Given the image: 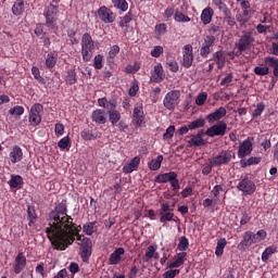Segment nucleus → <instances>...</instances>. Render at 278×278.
<instances>
[{
	"instance_id": "58836bf2",
	"label": "nucleus",
	"mask_w": 278,
	"mask_h": 278,
	"mask_svg": "<svg viewBox=\"0 0 278 278\" xmlns=\"http://www.w3.org/2000/svg\"><path fill=\"white\" fill-rule=\"evenodd\" d=\"M174 18L176 23H190V17L180 11H176Z\"/></svg>"
},
{
	"instance_id": "49530a36",
	"label": "nucleus",
	"mask_w": 278,
	"mask_h": 278,
	"mask_svg": "<svg viewBox=\"0 0 278 278\" xmlns=\"http://www.w3.org/2000/svg\"><path fill=\"white\" fill-rule=\"evenodd\" d=\"M46 16V25L49 29H58L56 20L53 16L45 15Z\"/></svg>"
},
{
	"instance_id": "37998d69",
	"label": "nucleus",
	"mask_w": 278,
	"mask_h": 278,
	"mask_svg": "<svg viewBox=\"0 0 278 278\" xmlns=\"http://www.w3.org/2000/svg\"><path fill=\"white\" fill-rule=\"evenodd\" d=\"M23 184V177L21 176H12L9 180L10 188H18V186H22Z\"/></svg>"
},
{
	"instance_id": "aec40b11",
	"label": "nucleus",
	"mask_w": 278,
	"mask_h": 278,
	"mask_svg": "<svg viewBox=\"0 0 278 278\" xmlns=\"http://www.w3.org/2000/svg\"><path fill=\"white\" fill-rule=\"evenodd\" d=\"M200 18L203 25H210V23H212V18H214V9H212V7L203 9Z\"/></svg>"
},
{
	"instance_id": "1a4fd4ad",
	"label": "nucleus",
	"mask_w": 278,
	"mask_h": 278,
	"mask_svg": "<svg viewBox=\"0 0 278 278\" xmlns=\"http://www.w3.org/2000/svg\"><path fill=\"white\" fill-rule=\"evenodd\" d=\"M255 42V38L253 37V33L243 31L241 38L239 39L238 49L239 51H247V49H251V46Z\"/></svg>"
},
{
	"instance_id": "338daca9",
	"label": "nucleus",
	"mask_w": 278,
	"mask_h": 278,
	"mask_svg": "<svg viewBox=\"0 0 278 278\" xmlns=\"http://www.w3.org/2000/svg\"><path fill=\"white\" fill-rule=\"evenodd\" d=\"M118 53H121V47H118L117 45L112 46L109 51V58H111L113 60V58L115 55H118Z\"/></svg>"
},
{
	"instance_id": "4c0bfd02",
	"label": "nucleus",
	"mask_w": 278,
	"mask_h": 278,
	"mask_svg": "<svg viewBox=\"0 0 278 278\" xmlns=\"http://www.w3.org/2000/svg\"><path fill=\"white\" fill-rule=\"evenodd\" d=\"M109 121L112 123V125H116L118 121H121V112L116 110H110L109 111Z\"/></svg>"
},
{
	"instance_id": "b1692460",
	"label": "nucleus",
	"mask_w": 278,
	"mask_h": 278,
	"mask_svg": "<svg viewBox=\"0 0 278 278\" xmlns=\"http://www.w3.org/2000/svg\"><path fill=\"white\" fill-rule=\"evenodd\" d=\"M9 157L12 164H16L17 162H21V160H23V150L17 146L13 147V149L9 154Z\"/></svg>"
},
{
	"instance_id": "5fc2aeb1",
	"label": "nucleus",
	"mask_w": 278,
	"mask_h": 278,
	"mask_svg": "<svg viewBox=\"0 0 278 278\" xmlns=\"http://www.w3.org/2000/svg\"><path fill=\"white\" fill-rule=\"evenodd\" d=\"M93 65L94 68H97L98 71H101V68H103V56L101 54L94 56Z\"/></svg>"
},
{
	"instance_id": "8fccbe9b",
	"label": "nucleus",
	"mask_w": 278,
	"mask_h": 278,
	"mask_svg": "<svg viewBox=\"0 0 278 278\" xmlns=\"http://www.w3.org/2000/svg\"><path fill=\"white\" fill-rule=\"evenodd\" d=\"M213 3L216 5V8H218L220 12H223V14L229 12V8H227V4H225L223 0H213Z\"/></svg>"
},
{
	"instance_id": "c9c22d12",
	"label": "nucleus",
	"mask_w": 278,
	"mask_h": 278,
	"mask_svg": "<svg viewBox=\"0 0 278 278\" xmlns=\"http://www.w3.org/2000/svg\"><path fill=\"white\" fill-rule=\"evenodd\" d=\"M94 225H97V223H94V222H89V223L85 224L83 226L84 233H86V236H92V233H94V231H97V227H94Z\"/></svg>"
},
{
	"instance_id": "0eeeda50",
	"label": "nucleus",
	"mask_w": 278,
	"mask_h": 278,
	"mask_svg": "<svg viewBox=\"0 0 278 278\" xmlns=\"http://www.w3.org/2000/svg\"><path fill=\"white\" fill-rule=\"evenodd\" d=\"M227 132V123L219 122L206 129L205 135L208 138H215V136H225Z\"/></svg>"
},
{
	"instance_id": "ea45409f",
	"label": "nucleus",
	"mask_w": 278,
	"mask_h": 278,
	"mask_svg": "<svg viewBox=\"0 0 278 278\" xmlns=\"http://www.w3.org/2000/svg\"><path fill=\"white\" fill-rule=\"evenodd\" d=\"M188 247H190V241L186 237H180L177 245L178 251H188Z\"/></svg>"
},
{
	"instance_id": "c756f323",
	"label": "nucleus",
	"mask_w": 278,
	"mask_h": 278,
	"mask_svg": "<svg viewBox=\"0 0 278 278\" xmlns=\"http://www.w3.org/2000/svg\"><path fill=\"white\" fill-rule=\"evenodd\" d=\"M114 8L116 10H121V12H127L129 10V3H127V0H111Z\"/></svg>"
},
{
	"instance_id": "473e14b6",
	"label": "nucleus",
	"mask_w": 278,
	"mask_h": 278,
	"mask_svg": "<svg viewBox=\"0 0 278 278\" xmlns=\"http://www.w3.org/2000/svg\"><path fill=\"white\" fill-rule=\"evenodd\" d=\"M277 253V247L270 245L265 249V251L262 253V262H268L270 258V255Z\"/></svg>"
},
{
	"instance_id": "9b49d317",
	"label": "nucleus",
	"mask_w": 278,
	"mask_h": 278,
	"mask_svg": "<svg viewBox=\"0 0 278 278\" xmlns=\"http://www.w3.org/2000/svg\"><path fill=\"white\" fill-rule=\"evenodd\" d=\"M231 151H222L219 154L211 159L212 165L216 166H223L224 164H229L231 162Z\"/></svg>"
},
{
	"instance_id": "864d4df0",
	"label": "nucleus",
	"mask_w": 278,
	"mask_h": 278,
	"mask_svg": "<svg viewBox=\"0 0 278 278\" xmlns=\"http://www.w3.org/2000/svg\"><path fill=\"white\" fill-rule=\"evenodd\" d=\"M90 255H92V249H80V257L83 262H88Z\"/></svg>"
},
{
	"instance_id": "4d7b16f0",
	"label": "nucleus",
	"mask_w": 278,
	"mask_h": 278,
	"mask_svg": "<svg viewBox=\"0 0 278 278\" xmlns=\"http://www.w3.org/2000/svg\"><path fill=\"white\" fill-rule=\"evenodd\" d=\"M205 101H207V92L199 93L197 99H195V103L198 105H205Z\"/></svg>"
},
{
	"instance_id": "e2e57ef3",
	"label": "nucleus",
	"mask_w": 278,
	"mask_h": 278,
	"mask_svg": "<svg viewBox=\"0 0 278 278\" xmlns=\"http://www.w3.org/2000/svg\"><path fill=\"white\" fill-rule=\"evenodd\" d=\"M212 168H216V165H213L212 159H210L208 164H206L202 169V175H210L212 173Z\"/></svg>"
},
{
	"instance_id": "a18cd8bd",
	"label": "nucleus",
	"mask_w": 278,
	"mask_h": 278,
	"mask_svg": "<svg viewBox=\"0 0 278 278\" xmlns=\"http://www.w3.org/2000/svg\"><path fill=\"white\" fill-rule=\"evenodd\" d=\"M56 62H58V59L55 58V55H53V53H49L47 55V59H46L47 68H53V66H55Z\"/></svg>"
},
{
	"instance_id": "13d9d810",
	"label": "nucleus",
	"mask_w": 278,
	"mask_h": 278,
	"mask_svg": "<svg viewBox=\"0 0 278 278\" xmlns=\"http://www.w3.org/2000/svg\"><path fill=\"white\" fill-rule=\"evenodd\" d=\"M175 136V126H169L163 135V140H170Z\"/></svg>"
},
{
	"instance_id": "2f4dec72",
	"label": "nucleus",
	"mask_w": 278,
	"mask_h": 278,
	"mask_svg": "<svg viewBox=\"0 0 278 278\" xmlns=\"http://www.w3.org/2000/svg\"><path fill=\"white\" fill-rule=\"evenodd\" d=\"M27 216L29 220V227H34V225H36V218H38V215L36 214V208H34V206H28Z\"/></svg>"
},
{
	"instance_id": "39448f33",
	"label": "nucleus",
	"mask_w": 278,
	"mask_h": 278,
	"mask_svg": "<svg viewBox=\"0 0 278 278\" xmlns=\"http://www.w3.org/2000/svg\"><path fill=\"white\" fill-rule=\"evenodd\" d=\"M181 98V91L172 90L167 92L163 100V105L166 110H175L179 105V99Z\"/></svg>"
},
{
	"instance_id": "a19ab883",
	"label": "nucleus",
	"mask_w": 278,
	"mask_h": 278,
	"mask_svg": "<svg viewBox=\"0 0 278 278\" xmlns=\"http://www.w3.org/2000/svg\"><path fill=\"white\" fill-rule=\"evenodd\" d=\"M130 21H134V13L128 12L126 15L121 17L119 27H127Z\"/></svg>"
},
{
	"instance_id": "3c124183",
	"label": "nucleus",
	"mask_w": 278,
	"mask_h": 278,
	"mask_svg": "<svg viewBox=\"0 0 278 278\" xmlns=\"http://www.w3.org/2000/svg\"><path fill=\"white\" fill-rule=\"evenodd\" d=\"M265 108H266V105L264 104V102H260L256 105V109L253 111L252 116L254 118H257V116H262V113L264 112Z\"/></svg>"
},
{
	"instance_id": "c85d7f7f",
	"label": "nucleus",
	"mask_w": 278,
	"mask_h": 278,
	"mask_svg": "<svg viewBox=\"0 0 278 278\" xmlns=\"http://www.w3.org/2000/svg\"><path fill=\"white\" fill-rule=\"evenodd\" d=\"M155 251H157V245H149L142 257V262H151V260H153V256L155 255Z\"/></svg>"
},
{
	"instance_id": "603ef678",
	"label": "nucleus",
	"mask_w": 278,
	"mask_h": 278,
	"mask_svg": "<svg viewBox=\"0 0 278 278\" xmlns=\"http://www.w3.org/2000/svg\"><path fill=\"white\" fill-rule=\"evenodd\" d=\"M220 203V199L219 198H215V199H210V198H206L204 201H203V207H212V205H218Z\"/></svg>"
},
{
	"instance_id": "09e8293b",
	"label": "nucleus",
	"mask_w": 278,
	"mask_h": 278,
	"mask_svg": "<svg viewBox=\"0 0 278 278\" xmlns=\"http://www.w3.org/2000/svg\"><path fill=\"white\" fill-rule=\"evenodd\" d=\"M9 113L12 115V116H21L23 114H25V109L21 105H16L12 109L9 110Z\"/></svg>"
},
{
	"instance_id": "7c9ffc66",
	"label": "nucleus",
	"mask_w": 278,
	"mask_h": 278,
	"mask_svg": "<svg viewBox=\"0 0 278 278\" xmlns=\"http://www.w3.org/2000/svg\"><path fill=\"white\" fill-rule=\"evenodd\" d=\"M55 14H58V2L52 1L48 8L46 9L43 16H53L55 17Z\"/></svg>"
},
{
	"instance_id": "a878e982",
	"label": "nucleus",
	"mask_w": 278,
	"mask_h": 278,
	"mask_svg": "<svg viewBox=\"0 0 278 278\" xmlns=\"http://www.w3.org/2000/svg\"><path fill=\"white\" fill-rule=\"evenodd\" d=\"M187 140L188 147H205L206 142L203 140V138L198 137L197 135H191Z\"/></svg>"
},
{
	"instance_id": "e433bc0d",
	"label": "nucleus",
	"mask_w": 278,
	"mask_h": 278,
	"mask_svg": "<svg viewBox=\"0 0 278 278\" xmlns=\"http://www.w3.org/2000/svg\"><path fill=\"white\" fill-rule=\"evenodd\" d=\"M225 247H227V240L226 239H220L217 242L216 249H215V255H217V257H220V255H223L224 251H225Z\"/></svg>"
},
{
	"instance_id": "f3484780",
	"label": "nucleus",
	"mask_w": 278,
	"mask_h": 278,
	"mask_svg": "<svg viewBox=\"0 0 278 278\" xmlns=\"http://www.w3.org/2000/svg\"><path fill=\"white\" fill-rule=\"evenodd\" d=\"M27 266V258L23 253H18L15 257V265H14V274L18 275L25 270V267Z\"/></svg>"
},
{
	"instance_id": "423d86ee",
	"label": "nucleus",
	"mask_w": 278,
	"mask_h": 278,
	"mask_svg": "<svg viewBox=\"0 0 278 278\" xmlns=\"http://www.w3.org/2000/svg\"><path fill=\"white\" fill-rule=\"evenodd\" d=\"M175 203L166 202L161 205L160 223H169L175 217Z\"/></svg>"
},
{
	"instance_id": "7ed1b4c3",
	"label": "nucleus",
	"mask_w": 278,
	"mask_h": 278,
	"mask_svg": "<svg viewBox=\"0 0 278 278\" xmlns=\"http://www.w3.org/2000/svg\"><path fill=\"white\" fill-rule=\"evenodd\" d=\"M94 54V40L90 34L85 33L81 37V55L84 62H90Z\"/></svg>"
},
{
	"instance_id": "6e6d98bb",
	"label": "nucleus",
	"mask_w": 278,
	"mask_h": 278,
	"mask_svg": "<svg viewBox=\"0 0 278 278\" xmlns=\"http://www.w3.org/2000/svg\"><path fill=\"white\" fill-rule=\"evenodd\" d=\"M233 81V74H227L220 81V86H225L226 88H229V85Z\"/></svg>"
},
{
	"instance_id": "20e7f679",
	"label": "nucleus",
	"mask_w": 278,
	"mask_h": 278,
	"mask_svg": "<svg viewBox=\"0 0 278 278\" xmlns=\"http://www.w3.org/2000/svg\"><path fill=\"white\" fill-rule=\"evenodd\" d=\"M154 181L156 184H168L169 181L173 190H179V179H177V173L175 172L157 175Z\"/></svg>"
},
{
	"instance_id": "f257e3e1",
	"label": "nucleus",
	"mask_w": 278,
	"mask_h": 278,
	"mask_svg": "<svg viewBox=\"0 0 278 278\" xmlns=\"http://www.w3.org/2000/svg\"><path fill=\"white\" fill-rule=\"evenodd\" d=\"M66 203H59L49 214V227L46 228V233L56 251H66L77 238L80 242V249H92V240L81 238L77 226L73 223V218L68 216Z\"/></svg>"
},
{
	"instance_id": "a211bd4d",
	"label": "nucleus",
	"mask_w": 278,
	"mask_h": 278,
	"mask_svg": "<svg viewBox=\"0 0 278 278\" xmlns=\"http://www.w3.org/2000/svg\"><path fill=\"white\" fill-rule=\"evenodd\" d=\"M188 253L181 252L174 256L173 262L167 263V268H179V266H184V263L186 262Z\"/></svg>"
},
{
	"instance_id": "774afa93",
	"label": "nucleus",
	"mask_w": 278,
	"mask_h": 278,
	"mask_svg": "<svg viewBox=\"0 0 278 278\" xmlns=\"http://www.w3.org/2000/svg\"><path fill=\"white\" fill-rule=\"evenodd\" d=\"M179 275V269H169L164 273V278H175Z\"/></svg>"
},
{
	"instance_id": "dca6fc26",
	"label": "nucleus",
	"mask_w": 278,
	"mask_h": 278,
	"mask_svg": "<svg viewBox=\"0 0 278 278\" xmlns=\"http://www.w3.org/2000/svg\"><path fill=\"white\" fill-rule=\"evenodd\" d=\"M164 77H166V75L164 74V67L162 66V64L155 65L153 74L150 78L151 81H153L154 84H162V81H164Z\"/></svg>"
},
{
	"instance_id": "de8ad7c7",
	"label": "nucleus",
	"mask_w": 278,
	"mask_h": 278,
	"mask_svg": "<svg viewBox=\"0 0 278 278\" xmlns=\"http://www.w3.org/2000/svg\"><path fill=\"white\" fill-rule=\"evenodd\" d=\"M220 29H223L220 23L211 24L208 34H211V36H216V34H220Z\"/></svg>"
},
{
	"instance_id": "052dcab7",
	"label": "nucleus",
	"mask_w": 278,
	"mask_h": 278,
	"mask_svg": "<svg viewBox=\"0 0 278 278\" xmlns=\"http://www.w3.org/2000/svg\"><path fill=\"white\" fill-rule=\"evenodd\" d=\"M166 66L172 73H177V71H179V65L177 64V61H167Z\"/></svg>"
},
{
	"instance_id": "cd10ccee",
	"label": "nucleus",
	"mask_w": 278,
	"mask_h": 278,
	"mask_svg": "<svg viewBox=\"0 0 278 278\" xmlns=\"http://www.w3.org/2000/svg\"><path fill=\"white\" fill-rule=\"evenodd\" d=\"M163 161H164V156L157 155L156 159L148 163L150 170H160V168L162 167Z\"/></svg>"
},
{
	"instance_id": "f03ea898",
	"label": "nucleus",
	"mask_w": 278,
	"mask_h": 278,
	"mask_svg": "<svg viewBox=\"0 0 278 278\" xmlns=\"http://www.w3.org/2000/svg\"><path fill=\"white\" fill-rule=\"evenodd\" d=\"M262 240H266V230H258L256 233L245 231L243 233V239L238 247L240 249H249V247L252 244H257L262 242Z\"/></svg>"
},
{
	"instance_id": "72a5a7b5",
	"label": "nucleus",
	"mask_w": 278,
	"mask_h": 278,
	"mask_svg": "<svg viewBox=\"0 0 278 278\" xmlns=\"http://www.w3.org/2000/svg\"><path fill=\"white\" fill-rule=\"evenodd\" d=\"M80 138H83V140H97L98 138V135L97 132L90 130V129H84L81 132H80Z\"/></svg>"
},
{
	"instance_id": "2eb2a0df",
	"label": "nucleus",
	"mask_w": 278,
	"mask_h": 278,
	"mask_svg": "<svg viewBox=\"0 0 278 278\" xmlns=\"http://www.w3.org/2000/svg\"><path fill=\"white\" fill-rule=\"evenodd\" d=\"M132 118L136 127H142V124L144 123V109L142 105L134 108Z\"/></svg>"
},
{
	"instance_id": "ddd939ff",
	"label": "nucleus",
	"mask_w": 278,
	"mask_h": 278,
	"mask_svg": "<svg viewBox=\"0 0 278 278\" xmlns=\"http://www.w3.org/2000/svg\"><path fill=\"white\" fill-rule=\"evenodd\" d=\"M243 194H253L255 192V182L249 178H243L237 186Z\"/></svg>"
},
{
	"instance_id": "412c9836",
	"label": "nucleus",
	"mask_w": 278,
	"mask_h": 278,
	"mask_svg": "<svg viewBox=\"0 0 278 278\" xmlns=\"http://www.w3.org/2000/svg\"><path fill=\"white\" fill-rule=\"evenodd\" d=\"M224 116H227V109L222 106L213 113L208 114L206 118L208 123H214V121H220V118H224Z\"/></svg>"
},
{
	"instance_id": "c03bdc74",
	"label": "nucleus",
	"mask_w": 278,
	"mask_h": 278,
	"mask_svg": "<svg viewBox=\"0 0 278 278\" xmlns=\"http://www.w3.org/2000/svg\"><path fill=\"white\" fill-rule=\"evenodd\" d=\"M201 127H205V119L198 118L191 123H189V129H199Z\"/></svg>"
},
{
	"instance_id": "4468645a",
	"label": "nucleus",
	"mask_w": 278,
	"mask_h": 278,
	"mask_svg": "<svg viewBox=\"0 0 278 278\" xmlns=\"http://www.w3.org/2000/svg\"><path fill=\"white\" fill-rule=\"evenodd\" d=\"M98 16L103 23H114L116 21V15L108 7H101L98 10Z\"/></svg>"
},
{
	"instance_id": "4be33fe9",
	"label": "nucleus",
	"mask_w": 278,
	"mask_h": 278,
	"mask_svg": "<svg viewBox=\"0 0 278 278\" xmlns=\"http://www.w3.org/2000/svg\"><path fill=\"white\" fill-rule=\"evenodd\" d=\"M123 255H125V249L124 248H117L109 258L110 264L116 265L121 264V261L123 260Z\"/></svg>"
},
{
	"instance_id": "680f3d73",
	"label": "nucleus",
	"mask_w": 278,
	"mask_h": 278,
	"mask_svg": "<svg viewBox=\"0 0 278 278\" xmlns=\"http://www.w3.org/2000/svg\"><path fill=\"white\" fill-rule=\"evenodd\" d=\"M162 53H164V48L162 46H155L151 51L152 58H160Z\"/></svg>"
},
{
	"instance_id": "5701e85b",
	"label": "nucleus",
	"mask_w": 278,
	"mask_h": 278,
	"mask_svg": "<svg viewBox=\"0 0 278 278\" xmlns=\"http://www.w3.org/2000/svg\"><path fill=\"white\" fill-rule=\"evenodd\" d=\"M138 166H140V157L135 156L128 164L124 165L123 173H125L126 175H128L129 173H134V170H136Z\"/></svg>"
},
{
	"instance_id": "f8f14e48",
	"label": "nucleus",
	"mask_w": 278,
	"mask_h": 278,
	"mask_svg": "<svg viewBox=\"0 0 278 278\" xmlns=\"http://www.w3.org/2000/svg\"><path fill=\"white\" fill-rule=\"evenodd\" d=\"M192 51V45H186L182 48V66H185V68H190L194 62V54Z\"/></svg>"
},
{
	"instance_id": "6ab92c4d",
	"label": "nucleus",
	"mask_w": 278,
	"mask_h": 278,
	"mask_svg": "<svg viewBox=\"0 0 278 278\" xmlns=\"http://www.w3.org/2000/svg\"><path fill=\"white\" fill-rule=\"evenodd\" d=\"M91 118L93 123H97L98 125H105L108 123V117L105 116V111L98 109L92 112Z\"/></svg>"
},
{
	"instance_id": "79ce46f5",
	"label": "nucleus",
	"mask_w": 278,
	"mask_h": 278,
	"mask_svg": "<svg viewBox=\"0 0 278 278\" xmlns=\"http://www.w3.org/2000/svg\"><path fill=\"white\" fill-rule=\"evenodd\" d=\"M66 84H68L70 86H73L74 84H77V74L75 73V71L70 70L67 72V76L65 79Z\"/></svg>"
},
{
	"instance_id": "0e129e2a",
	"label": "nucleus",
	"mask_w": 278,
	"mask_h": 278,
	"mask_svg": "<svg viewBox=\"0 0 278 278\" xmlns=\"http://www.w3.org/2000/svg\"><path fill=\"white\" fill-rule=\"evenodd\" d=\"M225 15V18H226V22L227 24L230 26V27H233V25H236V18H233L231 16V11H227L226 13H224Z\"/></svg>"
},
{
	"instance_id": "69168bd1",
	"label": "nucleus",
	"mask_w": 278,
	"mask_h": 278,
	"mask_svg": "<svg viewBox=\"0 0 278 278\" xmlns=\"http://www.w3.org/2000/svg\"><path fill=\"white\" fill-rule=\"evenodd\" d=\"M254 73H255V75H261V76L268 75V67H266V66H256L254 68Z\"/></svg>"
},
{
	"instance_id": "bb28decb",
	"label": "nucleus",
	"mask_w": 278,
	"mask_h": 278,
	"mask_svg": "<svg viewBox=\"0 0 278 278\" xmlns=\"http://www.w3.org/2000/svg\"><path fill=\"white\" fill-rule=\"evenodd\" d=\"M25 12V2L23 0H17L12 7V13L14 16H21Z\"/></svg>"
},
{
	"instance_id": "9d476101",
	"label": "nucleus",
	"mask_w": 278,
	"mask_h": 278,
	"mask_svg": "<svg viewBox=\"0 0 278 278\" xmlns=\"http://www.w3.org/2000/svg\"><path fill=\"white\" fill-rule=\"evenodd\" d=\"M43 108L42 104L36 103L30 108V114H29V123L34 127L36 125H40L42 117L40 116V112H42Z\"/></svg>"
},
{
	"instance_id": "393cba45",
	"label": "nucleus",
	"mask_w": 278,
	"mask_h": 278,
	"mask_svg": "<svg viewBox=\"0 0 278 278\" xmlns=\"http://www.w3.org/2000/svg\"><path fill=\"white\" fill-rule=\"evenodd\" d=\"M264 62L269 68H273L274 77H278V59L275 56H267Z\"/></svg>"
},
{
	"instance_id": "6e6552de",
	"label": "nucleus",
	"mask_w": 278,
	"mask_h": 278,
	"mask_svg": "<svg viewBox=\"0 0 278 278\" xmlns=\"http://www.w3.org/2000/svg\"><path fill=\"white\" fill-rule=\"evenodd\" d=\"M252 152H253V138L248 137L245 140H243L239 144L238 157L240 160H243V157H247V155H251Z\"/></svg>"
},
{
	"instance_id": "f704fd0d",
	"label": "nucleus",
	"mask_w": 278,
	"mask_h": 278,
	"mask_svg": "<svg viewBox=\"0 0 278 278\" xmlns=\"http://www.w3.org/2000/svg\"><path fill=\"white\" fill-rule=\"evenodd\" d=\"M214 60L217 64V68H223L225 66V53L223 51L215 52Z\"/></svg>"
},
{
	"instance_id": "bf43d9fd",
	"label": "nucleus",
	"mask_w": 278,
	"mask_h": 278,
	"mask_svg": "<svg viewBox=\"0 0 278 278\" xmlns=\"http://www.w3.org/2000/svg\"><path fill=\"white\" fill-rule=\"evenodd\" d=\"M71 144V138L68 136L63 137L59 143L58 147L61 149H68V146Z\"/></svg>"
}]
</instances>
